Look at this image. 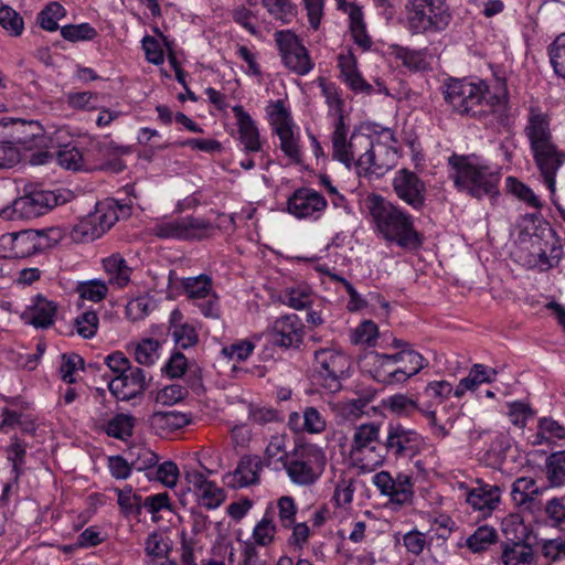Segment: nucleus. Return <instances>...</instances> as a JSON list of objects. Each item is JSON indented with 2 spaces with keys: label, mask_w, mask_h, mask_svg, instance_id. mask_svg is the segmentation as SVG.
Returning <instances> with one entry per match:
<instances>
[{
  "label": "nucleus",
  "mask_w": 565,
  "mask_h": 565,
  "mask_svg": "<svg viewBox=\"0 0 565 565\" xmlns=\"http://www.w3.org/2000/svg\"><path fill=\"white\" fill-rule=\"evenodd\" d=\"M443 95L454 113L475 118L487 128L510 130L513 124L509 90L503 78H495L491 85L483 79L450 78Z\"/></svg>",
  "instance_id": "nucleus-1"
},
{
  "label": "nucleus",
  "mask_w": 565,
  "mask_h": 565,
  "mask_svg": "<svg viewBox=\"0 0 565 565\" xmlns=\"http://www.w3.org/2000/svg\"><path fill=\"white\" fill-rule=\"evenodd\" d=\"M395 151L383 143H374L371 136L353 132L347 141L344 117L337 118L332 134L333 159L350 168L355 162L360 175H382L394 166Z\"/></svg>",
  "instance_id": "nucleus-2"
},
{
  "label": "nucleus",
  "mask_w": 565,
  "mask_h": 565,
  "mask_svg": "<svg viewBox=\"0 0 565 565\" xmlns=\"http://www.w3.org/2000/svg\"><path fill=\"white\" fill-rule=\"evenodd\" d=\"M365 206L374 232L382 239L405 249L422 246L423 235L416 230L414 217L403 207L375 193L366 196Z\"/></svg>",
  "instance_id": "nucleus-3"
},
{
  "label": "nucleus",
  "mask_w": 565,
  "mask_h": 565,
  "mask_svg": "<svg viewBox=\"0 0 565 565\" xmlns=\"http://www.w3.org/2000/svg\"><path fill=\"white\" fill-rule=\"evenodd\" d=\"M534 162L541 172L544 183L552 194L555 193V177L565 162V153L553 140L550 116L539 106H530L524 127Z\"/></svg>",
  "instance_id": "nucleus-4"
},
{
  "label": "nucleus",
  "mask_w": 565,
  "mask_h": 565,
  "mask_svg": "<svg viewBox=\"0 0 565 565\" xmlns=\"http://www.w3.org/2000/svg\"><path fill=\"white\" fill-rule=\"evenodd\" d=\"M23 126L28 135L19 138V143L25 150H38L31 156L32 164H45L55 156L64 169L78 171L86 168L87 156L74 142L57 145V136L46 135L39 121L31 120Z\"/></svg>",
  "instance_id": "nucleus-5"
},
{
  "label": "nucleus",
  "mask_w": 565,
  "mask_h": 565,
  "mask_svg": "<svg viewBox=\"0 0 565 565\" xmlns=\"http://www.w3.org/2000/svg\"><path fill=\"white\" fill-rule=\"evenodd\" d=\"M449 178L459 191L476 199L499 193L501 173L473 157L452 153L448 158Z\"/></svg>",
  "instance_id": "nucleus-6"
},
{
  "label": "nucleus",
  "mask_w": 565,
  "mask_h": 565,
  "mask_svg": "<svg viewBox=\"0 0 565 565\" xmlns=\"http://www.w3.org/2000/svg\"><path fill=\"white\" fill-rule=\"evenodd\" d=\"M129 206L120 205L116 200H106L97 203L96 211L85 216L74 227V239L92 242L99 238L121 216L129 215Z\"/></svg>",
  "instance_id": "nucleus-7"
},
{
  "label": "nucleus",
  "mask_w": 565,
  "mask_h": 565,
  "mask_svg": "<svg viewBox=\"0 0 565 565\" xmlns=\"http://www.w3.org/2000/svg\"><path fill=\"white\" fill-rule=\"evenodd\" d=\"M323 467V452L312 445L297 447L290 457L284 460L288 477L299 486L315 483L321 476Z\"/></svg>",
  "instance_id": "nucleus-8"
},
{
  "label": "nucleus",
  "mask_w": 565,
  "mask_h": 565,
  "mask_svg": "<svg viewBox=\"0 0 565 565\" xmlns=\"http://www.w3.org/2000/svg\"><path fill=\"white\" fill-rule=\"evenodd\" d=\"M216 227L202 217L183 216L157 222L152 233L161 239L202 241L211 237Z\"/></svg>",
  "instance_id": "nucleus-9"
},
{
  "label": "nucleus",
  "mask_w": 565,
  "mask_h": 565,
  "mask_svg": "<svg viewBox=\"0 0 565 565\" xmlns=\"http://www.w3.org/2000/svg\"><path fill=\"white\" fill-rule=\"evenodd\" d=\"M406 9L407 26L413 34L445 30L451 20L448 10L431 0H408Z\"/></svg>",
  "instance_id": "nucleus-10"
},
{
  "label": "nucleus",
  "mask_w": 565,
  "mask_h": 565,
  "mask_svg": "<svg viewBox=\"0 0 565 565\" xmlns=\"http://www.w3.org/2000/svg\"><path fill=\"white\" fill-rule=\"evenodd\" d=\"M60 195L53 191L33 189L25 190V193L2 210L3 217L14 220H31L46 214L58 204Z\"/></svg>",
  "instance_id": "nucleus-11"
},
{
  "label": "nucleus",
  "mask_w": 565,
  "mask_h": 565,
  "mask_svg": "<svg viewBox=\"0 0 565 565\" xmlns=\"http://www.w3.org/2000/svg\"><path fill=\"white\" fill-rule=\"evenodd\" d=\"M350 358L333 348H324L315 352V369L322 381V386L330 392L341 388V381L349 376Z\"/></svg>",
  "instance_id": "nucleus-12"
},
{
  "label": "nucleus",
  "mask_w": 565,
  "mask_h": 565,
  "mask_svg": "<svg viewBox=\"0 0 565 565\" xmlns=\"http://www.w3.org/2000/svg\"><path fill=\"white\" fill-rule=\"evenodd\" d=\"M56 231L25 230L18 233H10L0 238V245L9 247V253L3 254L4 258H25L41 253L52 246L51 234Z\"/></svg>",
  "instance_id": "nucleus-13"
},
{
  "label": "nucleus",
  "mask_w": 565,
  "mask_h": 565,
  "mask_svg": "<svg viewBox=\"0 0 565 565\" xmlns=\"http://www.w3.org/2000/svg\"><path fill=\"white\" fill-rule=\"evenodd\" d=\"M270 125L279 137L281 151L294 162H301L299 138L295 135V125L282 100H276L267 107Z\"/></svg>",
  "instance_id": "nucleus-14"
},
{
  "label": "nucleus",
  "mask_w": 565,
  "mask_h": 565,
  "mask_svg": "<svg viewBox=\"0 0 565 565\" xmlns=\"http://www.w3.org/2000/svg\"><path fill=\"white\" fill-rule=\"evenodd\" d=\"M424 446V437L416 430L402 425L401 423H388L386 436L382 447L386 456L395 459L413 458L417 456Z\"/></svg>",
  "instance_id": "nucleus-15"
},
{
  "label": "nucleus",
  "mask_w": 565,
  "mask_h": 565,
  "mask_svg": "<svg viewBox=\"0 0 565 565\" xmlns=\"http://www.w3.org/2000/svg\"><path fill=\"white\" fill-rule=\"evenodd\" d=\"M527 235L535 266L547 270L559 263L563 249L557 243L555 232L547 223L537 225L534 232Z\"/></svg>",
  "instance_id": "nucleus-16"
},
{
  "label": "nucleus",
  "mask_w": 565,
  "mask_h": 565,
  "mask_svg": "<svg viewBox=\"0 0 565 565\" xmlns=\"http://www.w3.org/2000/svg\"><path fill=\"white\" fill-rule=\"evenodd\" d=\"M284 65L297 75H306L313 68L307 49L299 38L289 30L276 31L274 34Z\"/></svg>",
  "instance_id": "nucleus-17"
},
{
  "label": "nucleus",
  "mask_w": 565,
  "mask_h": 565,
  "mask_svg": "<svg viewBox=\"0 0 565 565\" xmlns=\"http://www.w3.org/2000/svg\"><path fill=\"white\" fill-rule=\"evenodd\" d=\"M373 484L382 495L390 498L395 509L412 502L414 497V482L412 476L399 472L395 478L388 471H380L372 478Z\"/></svg>",
  "instance_id": "nucleus-18"
},
{
  "label": "nucleus",
  "mask_w": 565,
  "mask_h": 565,
  "mask_svg": "<svg viewBox=\"0 0 565 565\" xmlns=\"http://www.w3.org/2000/svg\"><path fill=\"white\" fill-rule=\"evenodd\" d=\"M396 196L415 211L424 207L426 201L425 182L412 170L399 169L392 180Z\"/></svg>",
  "instance_id": "nucleus-19"
},
{
  "label": "nucleus",
  "mask_w": 565,
  "mask_h": 565,
  "mask_svg": "<svg viewBox=\"0 0 565 565\" xmlns=\"http://www.w3.org/2000/svg\"><path fill=\"white\" fill-rule=\"evenodd\" d=\"M326 198L311 188H299L287 200V211L295 217L318 220L326 211Z\"/></svg>",
  "instance_id": "nucleus-20"
},
{
  "label": "nucleus",
  "mask_w": 565,
  "mask_h": 565,
  "mask_svg": "<svg viewBox=\"0 0 565 565\" xmlns=\"http://www.w3.org/2000/svg\"><path fill=\"white\" fill-rule=\"evenodd\" d=\"M148 386L146 372L134 366L126 372L116 375L108 383V390L118 401H130L141 395Z\"/></svg>",
  "instance_id": "nucleus-21"
},
{
  "label": "nucleus",
  "mask_w": 565,
  "mask_h": 565,
  "mask_svg": "<svg viewBox=\"0 0 565 565\" xmlns=\"http://www.w3.org/2000/svg\"><path fill=\"white\" fill-rule=\"evenodd\" d=\"M303 335L305 326L295 313L277 318L270 332L271 343L284 349L299 348L303 342Z\"/></svg>",
  "instance_id": "nucleus-22"
},
{
  "label": "nucleus",
  "mask_w": 565,
  "mask_h": 565,
  "mask_svg": "<svg viewBox=\"0 0 565 565\" xmlns=\"http://www.w3.org/2000/svg\"><path fill=\"white\" fill-rule=\"evenodd\" d=\"M58 306L55 301L49 300L41 294L31 298L30 303L21 313V319L25 324L35 329H49L55 322Z\"/></svg>",
  "instance_id": "nucleus-23"
},
{
  "label": "nucleus",
  "mask_w": 565,
  "mask_h": 565,
  "mask_svg": "<svg viewBox=\"0 0 565 565\" xmlns=\"http://www.w3.org/2000/svg\"><path fill=\"white\" fill-rule=\"evenodd\" d=\"M404 355L384 354L379 352H372L369 355L371 360L372 369L370 370L372 377L384 385H393L405 383L404 374L405 370L397 369V362L403 359Z\"/></svg>",
  "instance_id": "nucleus-24"
},
{
  "label": "nucleus",
  "mask_w": 565,
  "mask_h": 565,
  "mask_svg": "<svg viewBox=\"0 0 565 565\" xmlns=\"http://www.w3.org/2000/svg\"><path fill=\"white\" fill-rule=\"evenodd\" d=\"M263 470V462L258 456H243L233 472L224 477V482L233 489H242L259 482V473Z\"/></svg>",
  "instance_id": "nucleus-25"
},
{
  "label": "nucleus",
  "mask_w": 565,
  "mask_h": 565,
  "mask_svg": "<svg viewBox=\"0 0 565 565\" xmlns=\"http://www.w3.org/2000/svg\"><path fill=\"white\" fill-rule=\"evenodd\" d=\"M232 111L236 119L238 140L243 145L244 151L246 153L262 151L263 142L259 130L250 115L241 105L234 106Z\"/></svg>",
  "instance_id": "nucleus-26"
},
{
  "label": "nucleus",
  "mask_w": 565,
  "mask_h": 565,
  "mask_svg": "<svg viewBox=\"0 0 565 565\" xmlns=\"http://www.w3.org/2000/svg\"><path fill=\"white\" fill-rule=\"evenodd\" d=\"M128 153V148L118 146L111 140L92 141L90 148L87 149V160L99 161L100 169L113 167L116 171H121L124 164L117 157Z\"/></svg>",
  "instance_id": "nucleus-27"
},
{
  "label": "nucleus",
  "mask_w": 565,
  "mask_h": 565,
  "mask_svg": "<svg viewBox=\"0 0 565 565\" xmlns=\"http://www.w3.org/2000/svg\"><path fill=\"white\" fill-rule=\"evenodd\" d=\"M288 427L295 433L320 434L326 429L327 420L317 407L307 406L302 414L298 412L289 414Z\"/></svg>",
  "instance_id": "nucleus-28"
},
{
  "label": "nucleus",
  "mask_w": 565,
  "mask_h": 565,
  "mask_svg": "<svg viewBox=\"0 0 565 565\" xmlns=\"http://www.w3.org/2000/svg\"><path fill=\"white\" fill-rule=\"evenodd\" d=\"M500 497V487L481 484L468 491L466 500L475 510L483 511L487 514L491 513L498 507Z\"/></svg>",
  "instance_id": "nucleus-29"
},
{
  "label": "nucleus",
  "mask_w": 565,
  "mask_h": 565,
  "mask_svg": "<svg viewBox=\"0 0 565 565\" xmlns=\"http://www.w3.org/2000/svg\"><path fill=\"white\" fill-rule=\"evenodd\" d=\"M497 374V371L492 367H488L483 364H475L470 369L468 376L461 379L455 387L454 396L460 398L467 391H473L482 383L493 382Z\"/></svg>",
  "instance_id": "nucleus-30"
},
{
  "label": "nucleus",
  "mask_w": 565,
  "mask_h": 565,
  "mask_svg": "<svg viewBox=\"0 0 565 565\" xmlns=\"http://www.w3.org/2000/svg\"><path fill=\"white\" fill-rule=\"evenodd\" d=\"M380 437V425L375 423H369L360 425L355 428L351 451L362 452L365 449L374 451L376 448L383 449Z\"/></svg>",
  "instance_id": "nucleus-31"
},
{
  "label": "nucleus",
  "mask_w": 565,
  "mask_h": 565,
  "mask_svg": "<svg viewBox=\"0 0 565 565\" xmlns=\"http://www.w3.org/2000/svg\"><path fill=\"white\" fill-rule=\"evenodd\" d=\"M525 540H511L503 545L501 561L504 565H532L534 554Z\"/></svg>",
  "instance_id": "nucleus-32"
},
{
  "label": "nucleus",
  "mask_w": 565,
  "mask_h": 565,
  "mask_svg": "<svg viewBox=\"0 0 565 565\" xmlns=\"http://www.w3.org/2000/svg\"><path fill=\"white\" fill-rule=\"evenodd\" d=\"M103 265L109 277V284L116 285L119 288L129 284L132 269L120 254H113L103 259Z\"/></svg>",
  "instance_id": "nucleus-33"
},
{
  "label": "nucleus",
  "mask_w": 565,
  "mask_h": 565,
  "mask_svg": "<svg viewBox=\"0 0 565 565\" xmlns=\"http://www.w3.org/2000/svg\"><path fill=\"white\" fill-rule=\"evenodd\" d=\"M391 54L402 62L403 66L413 72L426 71L428 63L426 61V50H412L406 46L393 44L390 46Z\"/></svg>",
  "instance_id": "nucleus-34"
},
{
  "label": "nucleus",
  "mask_w": 565,
  "mask_h": 565,
  "mask_svg": "<svg viewBox=\"0 0 565 565\" xmlns=\"http://www.w3.org/2000/svg\"><path fill=\"white\" fill-rule=\"evenodd\" d=\"M125 456L131 469L149 472L158 463V456L149 448L142 445H132L126 451Z\"/></svg>",
  "instance_id": "nucleus-35"
},
{
  "label": "nucleus",
  "mask_w": 565,
  "mask_h": 565,
  "mask_svg": "<svg viewBox=\"0 0 565 565\" xmlns=\"http://www.w3.org/2000/svg\"><path fill=\"white\" fill-rule=\"evenodd\" d=\"M345 12L349 14L350 30L354 43L364 51L369 50L372 45V41L366 33L361 9L356 4L350 3Z\"/></svg>",
  "instance_id": "nucleus-36"
},
{
  "label": "nucleus",
  "mask_w": 565,
  "mask_h": 565,
  "mask_svg": "<svg viewBox=\"0 0 565 565\" xmlns=\"http://www.w3.org/2000/svg\"><path fill=\"white\" fill-rule=\"evenodd\" d=\"M383 406L397 416L409 417L415 412H419L418 402L405 394H394L383 401Z\"/></svg>",
  "instance_id": "nucleus-37"
},
{
  "label": "nucleus",
  "mask_w": 565,
  "mask_h": 565,
  "mask_svg": "<svg viewBox=\"0 0 565 565\" xmlns=\"http://www.w3.org/2000/svg\"><path fill=\"white\" fill-rule=\"evenodd\" d=\"M498 539L497 531L492 526L481 525L466 539L465 545L473 553L488 550Z\"/></svg>",
  "instance_id": "nucleus-38"
},
{
  "label": "nucleus",
  "mask_w": 565,
  "mask_h": 565,
  "mask_svg": "<svg viewBox=\"0 0 565 565\" xmlns=\"http://www.w3.org/2000/svg\"><path fill=\"white\" fill-rule=\"evenodd\" d=\"M136 419L128 414H117L108 420L106 434L113 438L126 440L132 436Z\"/></svg>",
  "instance_id": "nucleus-39"
},
{
  "label": "nucleus",
  "mask_w": 565,
  "mask_h": 565,
  "mask_svg": "<svg viewBox=\"0 0 565 565\" xmlns=\"http://www.w3.org/2000/svg\"><path fill=\"white\" fill-rule=\"evenodd\" d=\"M247 417L249 422L259 426L284 420L281 413L277 408L254 403L248 404Z\"/></svg>",
  "instance_id": "nucleus-40"
},
{
  "label": "nucleus",
  "mask_w": 565,
  "mask_h": 565,
  "mask_svg": "<svg viewBox=\"0 0 565 565\" xmlns=\"http://www.w3.org/2000/svg\"><path fill=\"white\" fill-rule=\"evenodd\" d=\"M396 355H404L403 359L398 358L399 361H396V366L397 369L405 370V373H407L404 374L405 382L418 374L427 365L425 358L413 349H403Z\"/></svg>",
  "instance_id": "nucleus-41"
},
{
  "label": "nucleus",
  "mask_w": 565,
  "mask_h": 565,
  "mask_svg": "<svg viewBox=\"0 0 565 565\" xmlns=\"http://www.w3.org/2000/svg\"><path fill=\"white\" fill-rule=\"evenodd\" d=\"M160 342L152 338H145L134 349V356L138 364L150 366L159 359Z\"/></svg>",
  "instance_id": "nucleus-42"
},
{
  "label": "nucleus",
  "mask_w": 565,
  "mask_h": 565,
  "mask_svg": "<svg viewBox=\"0 0 565 565\" xmlns=\"http://www.w3.org/2000/svg\"><path fill=\"white\" fill-rule=\"evenodd\" d=\"M117 502L120 511L126 516H139L142 511V498L140 494L135 493L131 487L124 489H116Z\"/></svg>",
  "instance_id": "nucleus-43"
},
{
  "label": "nucleus",
  "mask_w": 565,
  "mask_h": 565,
  "mask_svg": "<svg viewBox=\"0 0 565 565\" xmlns=\"http://www.w3.org/2000/svg\"><path fill=\"white\" fill-rule=\"evenodd\" d=\"M276 533V524L273 521V515H270L267 510L263 516V519L257 522V524L253 529V544L254 546H268L274 542Z\"/></svg>",
  "instance_id": "nucleus-44"
},
{
  "label": "nucleus",
  "mask_w": 565,
  "mask_h": 565,
  "mask_svg": "<svg viewBox=\"0 0 565 565\" xmlns=\"http://www.w3.org/2000/svg\"><path fill=\"white\" fill-rule=\"evenodd\" d=\"M183 287L189 298L198 301L213 294L212 279L206 275L184 278Z\"/></svg>",
  "instance_id": "nucleus-45"
},
{
  "label": "nucleus",
  "mask_w": 565,
  "mask_h": 565,
  "mask_svg": "<svg viewBox=\"0 0 565 565\" xmlns=\"http://www.w3.org/2000/svg\"><path fill=\"white\" fill-rule=\"evenodd\" d=\"M547 54L554 73L565 79V32L547 46Z\"/></svg>",
  "instance_id": "nucleus-46"
},
{
  "label": "nucleus",
  "mask_w": 565,
  "mask_h": 565,
  "mask_svg": "<svg viewBox=\"0 0 565 565\" xmlns=\"http://www.w3.org/2000/svg\"><path fill=\"white\" fill-rule=\"evenodd\" d=\"M76 292L82 299L99 302L106 298L108 286L100 279L81 281L76 286Z\"/></svg>",
  "instance_id": "nucleus-47"
},
{
  "label": "nucleus",
  "mask_w": 565,
  "mask_h": 565,
  "mask_svg": "<svg viewBox=\"0 0 565 565\" xmlns=\"http://www.w3.org/2000/svg\"><path fill=\"white\" fill-rule=\"evenodd\" d=\"M66 14L64 7L58 2H50L39 14L38 23L46 31H56L57 22Z\"/></svg>",
  "instance_id": "nucleus-48"
},
{
  "label": "nucleus",
  "mask_w": 565,
  "mask_h": 565,
  "mask_svg": "<svg viewBox=\"0 0 565 565\" xmlns=\"http://www.w3.org/2000/svg\"><path fill=\"white\" fill-rule=\"evenodd\" d=\"M546 477L552 487L565 484V452H555L547 458Z\"/></svg>",
  "instance_id": "nucleus-49"
},
{
  "label": "nucleus",
  "mask_w": 565,
  "mask_h": 565,
  "mask_svg": "<svg viewBox=\"0 0 565 565\" xmlns=\"http://www.w3.org/2000/svg\"><path fill=\"white\" fill-rule=\"evenodd\" d=\"M99 326V318L93 310H87L74 319L76 333L83 339H92L96 335Z\"/></svg>",
  "instance_id": "nucleus-50"
},
{
  "label": "nucleus",
  "mask_w": 565,
  "mask_h": 565,
  "mask_svg": "<svg viewBox=\"0 0 565 565\" xmlns=\"http://www.w3.org/2000/svg\"><path fill=\"white\" fill-rule=\"evenodd\" d=\"M263 7L276 20L289 23L295 17V7L290 0H262Z\"/></svg>",
  "instance_id": "nucleus-51"
},
{
  "label": "nucleus",
  "mask_w": 565,
  "mask_h": 565,
  "mask_svg": "<svg viewBox=\"0 0 565 565\" xmlns=\"http://www.w3.org/2000/svg\"><path fill=\"white\" fill-rule=\"evenodd\" d=\"M179 469L172 461H164L161 465H156L151 471L147 472L149 479H154L164 486L172 488L177 484Z\"/></svg>",
  "instance_id": "nucleus-52"
},
{
  "label": "nucleus",
  "mask_w": 565,
  "mask_h": 565,
  "mask_svg": "<svg viewBox=\"0 0 565 565\" xmlns=\"http://www.w3.org/2000/svg\"><path fill=\"white\" fill-rule=\"evenodd\" d=\"M171 546L169 540L157 531L151 532L145 542V552L153 558L168 557Z\"/></svg>",
  "instance_id": "nucleus-53"
},
{
  "label": "nucleus",
  "mask_w": 565,
  "mask_h": 565,
  "mask_svg": "<svg viewBox=\"0 0 565 565\" xmlns=\"http://www.w3.org/2000/svg\"><path fill=\"white\" fill-rule=\"evenodd\" d=\"M0 25L11 35L18 36L24 29L22 17L11 7H0Z\"/></svg>",
  "instance_id": "nucleus-54"
},
{
  "label": "nucleus",
  "mask_w": 565,
  "mask_h": 565,
  "mask_svg": "<svg viewBox=\"0 0 565 565\" xmlns=\"http://www.w3.org/2000/svg\"><path fill=\"white\" fill-rule=\"evenodd\" d=\"M542 555L551 562L565 558V535L555 539H543L539 542Z\"/></svg>",
  "instance_id": "nucleus-55"
},
{
  "label": "nucleus",
  "mask_w": 565,
  "mask_h": 565,
  "mask_svg": "<svg viewBox=\"0 0 565 565\" xmlns=\"http://www.w3.org/2000/svg\"><path fill=\"white\" fill-rule=\"evenodd\" d=\"M61 35L70 42L89 41L97 35V31L89 23L68 24L61 28Z\"/></svg>",
  "instance_id": "nucleus-56"
},
{
  "label": "nucleus",
  "mask_w": 565,
  "mask_h": 565,
  "mask_svg": "<svg viewBox=\"0 0 565 565\" xmlns=\"http://www.w3.org/2000/svg\"><path fill=\"white\" fill-rule=\"evenodd\" d=\"M201 505L207 510H214L218 508L225 500V493L223 489L216 486L215 482H210L206 488L202 489L196 494Z\"/></svg>",
  "instance_id": "nucleus-57"
},
{
  "label": "nucleus",
  "mask_w": 565,
  "mask_h": 565,
  "mask_svg": "<svg viewBox=\"0 0 565 565\" xmlns=\"http://www.w3.org/2000/svg\"><path fill=\"white\" fill-rule=\"evenodd\" d=\"M28 445L18 438L17 436L12 437L11 444L7 447V458L12 463V470L15 473V479L20 473L21 466L25 461Z\"/></svg>",
  "instance_id": "nucleus-58"
},
{
  "label": "nucleus",
  "mask_w": 565,
  "mask_h": 565,
  "mask_svg": "<svg viewBox=\"0 0 565 565\" xmlns=\"http://www.w3.org/2000/svg\"><path fill=\"white\" fill-rule=\"evenodd\" d=\"M319 184L326 189L330 196L331 204L335 209H342L348 215L352 214V207L347 198L341 194L338 189L332 184L331 179L327 174L319 177Z\"/></svg>",
  "instance_id": "nucleus-59"
},
{
  "label": "nucleus",
  "mask_w": 565,
  "mask_h": 565,
  "mask_svg": "<svg viewBox=\"0 0 565 565\" xmlns=\"http://www.w3.org/2000/svg\"><path fill=\"white\" fill-rule=\"evenodd\" d=\"M279 523L285 529H291L296 520L297 505L289 495H284L277 501Z\"/></svg>",
  "instance_id": "nucleus-60"
},
{
  "label": "nucleus",
  "mask_w": 565,
  "mask_h": 565,
  "mask_svg": "<svg viewBox=\"0 0 565 565\" xmlns=\"http://www.w3.org/2000/svg\"><path fill=\"white\" fill-rule=\"evenodd\" d=\"M153 307L152 300L147 296H140L130 300L126 306V315L132 320H141L149 315Z\"/></svg>",
  "instance_id": "nucleus-61"
},
{
  "label": "nucleus",
  "mask_w": 565,
  "mask_h": 565,
  "mask_svg": "<svg viewBox=\"0 0 565 565\" xmlns=\"http://www.w3.org/2000/svg\"><path fill=\"white\" fill-rule=\"evenodd\" d=\"M507 183L510 188V191L518 196L520 200L526 202L530 206L539 209L541 207V202L537 195L524 183L518 181L513 177H509L507 179Z\"/></svg>",
  "instance_id": "nucleus-62"
},
{
  "label": "nucleus",
  "mask_w": 565,
  "mask_h": 565,
  "mask_svg": "<svg viewBox=\"0 0 565 565\" xmlns=\"http://www.w3.org/2000/svg\"><path fill=\"white\" fill-rule=\"evenodd\" d=\"M152 420L154 424L167 426L173 429L182 428L190 424V418L185 414L174 411L156 412L152 416Z\"/></svg>",
  "instance_id": "nucleus-63"
},
{
  "label": "nucleus",
  "mask_w": 565,
  "mask_h": 565,
  "mask_svg": "<svg viewBox=\"0 0 565 565\" xmlns=\"http://www.w3.org/2000/svg\"><path fill=\"white\" fill-rule=\"evenodd\" d=\"M545 514L551 520L553 526L565 530V505L562 499L553 498L547 501Z\"/></svg>",
  "instance_id": "nucleus-64"
}]
</instances>
